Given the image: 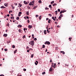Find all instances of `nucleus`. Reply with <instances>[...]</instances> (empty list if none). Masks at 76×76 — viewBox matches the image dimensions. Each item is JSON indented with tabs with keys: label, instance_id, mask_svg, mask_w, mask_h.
<instances>
[{
	"label": "nucleus",
	"instance_id": "f257e3e1",
	"mask_svg": "<svg viewBox=\"0 0 76 76\" xmlns=\"http://www.w3.org/2000/svg\"><path fill=\"white\" fill-rule=\"evenodd\" d=\"M29 44L30 45H31L32 47V46L34 45V40L31 41L29 42Z\"/></svg>",
	"mask_w": 76,
	"mask_h": 76
},
{
	"label": "nucleus",
	"instance_id": "f03ea898",
	"mask_svg": "<svg viewBox=\"0 0 76 76\" xmlns=\"http://www.w3.org/2000/svg\"><path fill=\"white\" fill-rule=\"evenodd\" d=\"M45 44H48V45H50V42L46 41L45 42Z\"/></svg>",
	"mask_w": 76,
	"mask_h": 76
},
{
	"label": "nucleus",
	"instance_id": "7ed1b4c3",
	"mask_svg": "<svg viewBox=\"0 0 76 76\" xmlns=\"http://www.w3.org/2000/svg\"><path fill=\"white\" fill-rule=\"evenodd\" d=\"M34 4H32V2H30L29 4V5L30 6H32V5H34Z\"/></svg>",
	"mask_w": 76,
	"mask_h": 76
},
{
	"label": "nucleus",
	"instance_id": "20e7f679",
	"mask_svg": "<svg viewBox=\"0 0 76 76\" xmlns=\"http://www.w3.org/2000/svg\"><path fill=\"white\" fill-rule=\"evenodd\" d=\"M32 26H30V25H29L28 26V28H29V29H31V28H32Z\"/></svg>",
	"mask_w": 76,
	"mask_h": 76
},
{
	"label": "nucleus",
	"instance_id": "39448f33",
	"mask_svg": "<svg viewBox=\"0 0 76 76\" xmlns=\"http://www.w3.org/2000/svg\"><path fill=\"white\" fill-rule=\"evenodd\" d=\"M23 3L24 4H28V2H26V1H23Z\"/></svg>",
	"mask_w": 76,
	"mask_h": 76
},
{
	"label": "nucleus",
	"instance_id": "423d86ee",
	"mask_svg": "<svg viewBox=\"0 0 76 76\" xmlns=\"http://www.w3.org/2000/svg\"><path fill=\"white\" fill-rule=\"evenodd\" d=\"M49 71L50 72H52V71H53L52 69V67H51L50 68V69H49Z\"/></svg>",
	"mask_w": 76,
	"mask_h": 76
},
{
	"label": "nucleus",
	"instance_id": "0eeeda50",
	"mask_svg": "<svg viewBox=\"0 0 76 76\" xmlns=\"http://www.w3.org/2000/svg\"><path fill=\"white\" fill-rule=\"evenodd\" d=\"M22 15L21 12H19L18 13V16H20V15Z\"/></svg>",
	"mask_w": 76,
	"mask_h": 76
},
{
	"label": "nucleus",
	"instance_id": "6e6552de",
	"mask_svg": "<svg viewBox=\"0 0 76 76\" xmlns=\"http://www.w3.org/2000/svg\"><path fill=\"white\" fill-rule=\"evenodd\" d=\"M60 53H63V54H65V53L64 51H61Z\"/></svg>",
	"mask_w": 76,
	"mask_h": 76
},
{
	"label": "nucleus",
	"instance_id": "1a4fd4ad",
	"mask_svg": "<svg viewBox=\"0 0 76 76\" xmlns=\"http://www.w3.org/2000/svg\"><path fill=\"white\" fill-rule=\"evenodd\" d=\"M4 37H6L7 36V34H4L3 35Z\"/></svg>",
	"mask_w": 76,
	"mask_h": 76
},
{
	"label": "nucleus",
	"instance_id": "9d476101",
	"mask_svg": "<svg viewBox=\"0 0 76 76\" xmlns=\"http://www.w3.org/2000/svg\"><path fill=\"white\" fill-rule=\"evenodd\" d=\"M44 33L45 35H46V34H47V31L46 30H45L44 31Z\"/></svg>",
	"mask_w": 76,
	"mask_h": 76
},
{
	"label": "nucleus",
	"instance_id": "9b49d317",
	"mask_svg": "<svg viewBox=\"0 0 76 76\" xmlns=\"http://www.w3.org/2000/svg\"><path fill=\"white\" fill-rule=\"evenodd\" d=\"M16 52H17V50H15V51H14V54H15L16 53Z\"/></svg>",
	"mask_w": 76,
	"mask_h": 76
},
{
	"label": "nucleus",
	"instance_id": "f8f14e48",
	"mask_svg": "<svg viewBox=\"0 0 76 76\" xmlns=\"http://www.w3.org/2000/svg\"><path fill=\"white\" fill-rule=\"evenodd\" d=\"M18 5H19L20 7H22V4H21L20 3H19L18 4Z\"/></svg>",
	"mask_w": 76,
	"mask_h": 76
},
{
	"label": "nucleus",
	"instance_id": "ddd939ff",
	"mask_svg": "<svg viewBox=\"0 0 76 76\" xmlns=\"http://www.w3.org/2000/svg\"><path fill=\"white\" fill-rule=\"evenodd\" d=\"M57 4L56 3H55V4H54L53 5V6H57Z\"/></svg>",
	"mask_w": 76,
	"mask_h": 76
},
{
	"label": "nucleus",
	"instance_id": "4468645a",
	"mask_svg": "<svg viewBox=\"0 0 76 76\" xmlns=\"http://www.w3.org/2000/svg\"><path fill=\"white\" fill-rule=\"evenodd\" d=\"M26 14L27 15H29V11L26 12Z\"/></svg>",
	"mask_w": 76,
	"mask_h": 76
},
{
	"label": "nucleus",
	"instance_id": "2eb2a0df",
	"mask_svg": "<svg viewBox=\"0 0 76 76\" xmlns=\"http://www.w3.org/2000/svg\"><path fill=\"white\" fill-rule=\"evenodd\" d=\"M52 18V19H53L55 21L56 20V19H55V18H54V17H53Z\"/></svg>",
	"mask_w": 76,
	"mask_h": 76
},
{
	"label": "nucleus",
	"instance_id": "dca6fc26",
	"mask_svg": "<svg viewBox=\"0 0 76 76\" xmlns=\"http://www.w3.org/2000/svg\"><path fill=\"white\" fill-rule=\"evenodd\" d=\"M38 2L39 3H40V4H41V3H42V1L40 0L39 1H38Z\"/></svg>",
	"mask_w": 76,
	"mask_h": 76
},
{
	"label": "nucleus",
	"instance_id": "f3484780",
	"mask_svg": "<svg viewBox=\"0 0 76 76\" xmlns=\"http://www.w3.org/2000/svg\"><path fill=\"white\" fill-rule=\"evenodd\" d=\"M54 3V1H52L50 2V4H52L53 3Z\"/></svg>",
	"mask_w": 76,
	"mask_h": 76
},
{
	"label": "nucleus",
	"instance_id": "a211bd4d",
	"mask_svg": "<svg viewBox=\"0 0 76 76\" xmlns=\"http://www.w3.org/2000/svg\"><path fill=\"white\" fill-rule=\"evenodd\" d=\"M45 47V45H43L42 48H44Z\"/></svg>",
	"mask_w": 76,
	"mask_h": 76
},
{
	"label": "nucleus",
	"instance_id": "6ab92c4d",
	"mask_svg": "<svg viewBox=\"0 0 76 76\" xmlns=\"http://www.w3.org/2000/svg\"><path fill=\"white\" fill-rule=\"evenodd\" d=\"M11 19H15V17H11Z\"/></svg>",
	"mask_w": 76,
	"mask_h": 76
},
{
	"label": "nucleus",
	"instance_id": "aec40b11",
	"mask_svg": "<svg viewBox=\"0 0 76 76\" xmlns=\"http://www.w3.org/2000/svg\"><path fill=\"white\" fill-rule=\"evenodd\" d=\"M51 21V20L50 19H49L48 21V23H50V21Z\"/></svg>",
	"mask_w": 76,
	"mask_h": 76
},
{
	"label": "nucleus",
	"instance_id": "412c9836",
	"mask_svg": "<svg viewBox=\"0 0 76 76\" xmlns=\"http://www.w3.org/2000/svg\"><path fill=\"white\" fill-rule=\"evenodd\" d=\"M41 16H40L39 17V20H41Z\"/></svg>",
	"mask_w": 76,
	"mask_h": 76
},
{
	"label": "nucleus",
	"instance_id": "4be33fe9",
	"mask_svg": "<svg viewBox=\"0 0 76 76\" xmlns=\"http://www.w3.org/2000/svg\"><path fill=\"white\" fill-rule=\"evenodd\" d=\"M37 6H34V8H33V9H36V8H37Z\"/></svg>",
	"mask_w": 76,
	"mask_h": 76
},
{
	"label": "nucleus",
	"instance_id": "5701e85b",
	"mask_svg": "<svg viewBox=\"0 0 76 76\" xmlns=\"http://www.w3.org/2000/svg\"><path fill=\"white\" fill-rule=\"evenodd\" d=\"M51 67H53V68H55V66H54V65L53 66V65H51Z\"/></svg>",
	"mask_w": 76,
	"mask_h": 76
},
{
	"label": "nucleus",
	"instance_id": "b1692460",
	"mask_svg": "<svg viewBox=\"0 0 76 76\" xmlns=\"http://www.w3.org/2000/svg\"><path fill=\"white\" fill-rule=\"evenodd\" d=\"M51 5H50L49 6V7H50V8H53V7H51Z\"/></svg>",
	"mask_w": 76,
	"mask_h": 76
},
{
	"label": "nucleus",
	"instance_id": "393cba45",
	"mask_svg": "<svg viewBox=\"0 0 76 76\" xmlns=\"http://www.w3.org/2000/svg\"><path fill=\"white\" fill-rule=\"evenodd\" d=\"M33 57H34V55H33V54H32L31 56V58H33Z\"/></svg>",
	"mask_w": 76,
	"mask_h": 76
},
{
	"label": "nucleus",
	"instance_id": "a878e982",
	"mask_svg": "<svg viewBox=\"0 0 76 76\" xmlns=\"http://www.w3.org/2000/svg\"><path fill=\"white\" fill-rule=\"evenodd\" d=\"M19 17H17L16 18V20H19Z\"/></svg>",
	"mask_w": 76,
	"mask_h": 76
},
{
	"label": "nucleus",
	"instance_id": "bb28decb",
	"mask_svg": "<svg viewBox=\"0 0 76 76\" xmlns=\"http://www.w3.org/2000/svg\"><path fill=\"white\" fill-rule=\"evenodd\" d=\"M1 9H4V6H1Z\"/></svg>",
	"mask_w": 76,
	"mask_h": 76
},
{
	"label": "nucleus",
	"instance_id": "cd10ccee",
	"mask_svg": "<svg viewBox=\"0 0 76 76\" xmlns=\"http://www.w3.org/2000/svg\"><path fill=\"white\" fill-rule=\"evenodd\" d=\"M47 33H48V34H49V33H50V31H49L47 29Z\"/></svg>",
	"mask_w": 76,
	"mask_h": 76
},
{
	"label": "nucleus",
	"instance_id": "c85d7f7f",
	"mask_svg": "<svg viewBox=\"0 0 76 76\" xmlns=\"http://www.w3.org/2000/svg\"><path fill=\"white\" fill-rule=\"evenodd\" d=\"M34 41H37V39L36 38H34Z\"/></svg>",
	"mask_w": 76,
	"mask_h": 76
},
{
	"label": "nucleus",
	"instance_id": "c756f323",
	"mask_svg": "<svg viewBox=\"0 0 76 76\" xmlns=\"http://www.w3.org/2000/svg\"><path fill=\"white\" fill-rule=\"evenodd\" d=\"M12 47L13 48H15V46L14 45H13L12 46Z\"/></svg>",
	"mask_w": 76,
	"mask_h": 76
},
{
	"label": "nucleus",
	"instance_id": "7c9ffc66",
	"mask_svg": "<svg viewBox=\"0 0 76 76\" xmlns=\"http://www.w3.org/2000/svg\"><path fill=\"white\" fill-rule=\"evenodd\" d=\"M58 47H56V50H58Z\"/></svg>",
	"mask_w": 76,
	"mask_h": 76
},
{
	"label": "nucleus",
	"instance_id": "2f4dec72",
	"mask_svg": "<svg viewBox=\"0 0 76 76\" xmlns=\"http://www.w3.org/2000/svg\"><path fill=\"white\" fill-rule=\"evenodd\" d=\"M55 12H56V15H57V13L58 12V11H55Z\"/></svg>",
	"mask_w": 76,
	"mask_h": 76
},
{
	"label": "nucleus",
	"instance_id": "473e14b6",
	"mask_svg": "<svg viewBox=\"0 0 76 76\" xmlns=\"http://www.w3.org/2000/svg\"><path fill=\"white\" fill-rule=\"evenodd\" d=\"M58 12H60V9H58Z\"/></svg>",
	"mask_w": 76,
	"mask_h": 76
},
{
	"label": "nucleus",
	"instance_id": "72a5a7b5",
	"mask_svg": "<svg viewBox=\"0 0 76 76\" xmlns=\"http://www.w3.org/2000/svg\"><path fill=\"white\" fill-rule=\"evenodd\" d=\"M25 38V35H24L23 37V39H24Z\"/></svg>",
	"mask_w": 76,
	"mask_h": 76
},
{
	"label": "nucleus",
	"instance_id": "f704fd0d",
	"mask_svg": "<svg viewBox=\"0 0 76 76\" xmlns=\"http://www.w3.org/2000/svg\"><path fill=\"white\" fill-rule=\"evenodd\" d=\"M45 72H44L42 73V75H45Z\"/></svg>",
	"mask_w": 76,
	"mask_h": 76
},
{
	"label": "nucleus",
	"instance_id": "c9c22d12",
	"mask_svg": "<svg viewBox=\"0 0 76 76\" xmlns=\"http://www.w3.org/2000/svg\"><path fill=\"white\" fill-rule=\"evenodd\" d=\"M12 9H14V8H15V7H13V6H12Z\"/></svg>",
	"mask_w": 76,
	"mask_h": 76
},
{
	"label": "nucleus",
	"instance_id": "e433bc0d",
	"mask_svg": "<svg viewBox=\"0 0 76 76\" xmlns=\"http://www.w3.org/2000/svg\"><path fill=\"white\" fill-rule=\"evenodd\" d=\"M4 50L5 51H7V49H5Z\"/></svg>",
	"mask_w": 76,
	"mask_h": 76
},
{
	"label": "nucleus",
	"instance_id": "4c0bfd02",
	"mask_svg": "<svg viewBox=\"0 0 76 76\" xmlns=\"http://www.w3.org/2000/svg\"><path fill=\"white\" fill-rule=\"evenodd\" d=\"M48 16H50V17H51V16H52V15H51L50 14L48 15Z\"/></svg>",
	"mask_w": 76,
	"mask_h": 76
},
{
	"label": "nucleus",
	"instance_id": "58836bf2",
	"mask_svg": "<svg viewBox=\"0 0 76 76\" xmlns=\"http://www.w3.org/2000/svg\"><path fill=\"white\" fill-rule=\"evenodd\" d=\"M14 4H15V6H17V5H18V4L17 3H14Z\"/></svg>",
	"mask_w": 76,
	"mask_h": 76
},
{
	"label": "nucleus",
	"instance_id": "ea45409f",
	"mask_svg": "<svg viewBox=\"0 0 76 76\" xmlns=\"http://www.w3.org/2000/svg\"><path fill=\"white\" fill-rule=\"evenodd\" d=\"M61 13H63V12L62 11V10H61L60 12V14H61Z\"/></svg>",
	"mask_w": 76,
	"mask_h": 76
},
{
	"label": "nucleus",
	"instance_id": "a19ab883",
	"mask_svg": "<svg viewBox=\"0 0 76 76\" xmlns=\"http://www.w3.org/2000/svg\"><path fill=\"white\" fill-rule=\"evenodd\" d=\"M6 17H7V15H6L4 17V18H6Z\"/></svg>",
	"mask_w": 76,
	"mask_h": 76
},
{
	"label": "nucleus",
	"instance_id": "79ce46f5",
	"mask_svg": "<svg viewBox=\"0 0 76 76\" xmlns=\"http://www.w3.org/2000/svg\"><path fill=\"white\" fill-rule=\"evenodd\" d=\"M63 15H62V14H61L60 15V16H61V17H63Z\"/></svg>",
	"mask_w": 76,
	"mask_h": 76
},
{
	"label": "nucleus",
	"instance_id": "37998d69",
	"mask_svg": "<svg viewBox=\"0 0 76 76\" xmlns=\"http://www.w3.org/2000/svg\"><path fill=\"white\" fill-rule=\"evenodd\" d=\"M49 20V19L48 18H47L46 19V20Z\"/></svg>",
	"mask_w": 76,
	"mask_h": 76
},
{
	"label": "nucleus",
	"instance_id": "c03bdc74",
	"mask_svg": "<svg viewBox=\"0 0 76 76\" xmlns=\"http://www.w3.org/2000/svg\"><path fill=\"white\" fill-rule=\"evenodd\" d=\"M23 71H26V69H23Z\"/></svg>",
	"mask_w": 76,
	"mask_h": 76
},
{
	"label": "nucleus",
	"instance_id": "a18cd8bd",
	"mask_svg": "<svg viewBox=\"0 0 76 76\" xmlns=\"http://www.w3.org/2000/svg\"><path fill=\"white\" fill-rule=\"evenodd\" d=\"M58 19H61V17L60 16H59Z\"/></svg>",
	"mask_w": 76,
	"mask_h": 76
},
{
	"label": "nucleus",
	"instance_id": "49530a36",
	"mask_svg": "<svg viewBox=\"0 0 76 76\" xmlns=\"http://www.w3.org/2000/svg\"><path fill=\"white\" fill-rule=\"evenodd\" d=\"M38 16H38V15H36V18H38Z\"/></svg>",
	"mask_w": 76,
	"mask_h": 76
},
{
	"label": "nucleus",
	"instance_id": "de8ad7c7",
	"mask_svg": "<svg viewBox=\"0 0 76 76\" xmlns=\"http://www.w3.org/2000/svg\"><path fill=\"white\" fill-rule=\"evenodd\" d=\"M7 26H9V23H8L7 24Z\"/></svg>",
	"mask_w": 76,
	"mask_h": 76
},
{
	"label": "nucleus",
	"instance_id": "09e8293b",
	"mask_svg": "<svg viewBox=\"0 0 76 76\" xmlns=\"http://www.w3.org/2000/svg\"><path fill=\"white\" fill-rule=\"evenodd\" d=\"M50 63H52V59H50Z\"/></svg>",
	"mask_w": 76,
	"mask_h": 76
},
{
	"label": "nucleus",
	"instance_id": "8fccbe9b",
	"mask_svg": "<svg viewBox=\"0 0 76 76\" xmlns=\"http://www.w3.org/2000/svg\"><path fill=\"white\" fill-rule=\"evenodd\" d=\"M34 2H35V1L34 0L32 1V3H34Z\"/></svg>",
	"mask_w": 76,
	"mask_h": 76
},
{
	"label": "nucleus",
	"instance_id": "3c124183",
	"mask_svg": "<svg viewBox=\"0 0 76 76\" xmlns=\"http://www.w3.org/2000/svg\"><path fill=\"white\" fill-rule=\"evenodd\" d=\"M18 31L19 32H20V31H21V29H19Z\"/></svg>",
	"mask_w": 76,
	"mask_h": 76
},
{
	"label": "nucleus",
	"instance_id": "603ef678",
	"mask_svg": "<svg viewBox=\"0 0 76 76\" xmlns=\"http://www.w3.org/2000/svg\"><path fill=\"white\" fill-rule=\"evenodd\" d=\"M19 26L20 27V28H21V27H22V25H19Z\"/></svg>",
	"mask_w": 76,
	"mask_h": 76
},
{
	"label": "nucleus",
	"instance_id": "864d4df0",
	"mask_svg": "<svg viewBox=\"0 0 76 76\" xmlns=\"http://www.w3.org/2000/svg\"><path fill=\"white\" fill-rule=\"evenodd\" d=\"M72 37L71 38H69V41H71V39H71Z\"/></svg>",
	"mask_w": 76,
	"mask_h": 76
},
{
	"label": "nucleus",
	"instance_id": "5fc2aeb1",
	"mask_svg": "<svg viewBox=\"0 0 76 76\" xmlns=\"http://www.w3.org/2000/svg\"><path fill=\"white\" fill-rule=\"evenodd\" d=\"M56 66V63H54V66Z\"/></svg>",
	"mask_w": 76,
	"mask_h": 76
},
{
	"label": "nucleus",
	"instance_id": "6e6d98bb",
	"mask_svg": "<svg viewBox=\"0 0 76 76\" xmlns=\"http://www.w3.org/2000/svg\"><path fill=\"white\" fill-rule=\"evenodd\" d=\"M48 26H47V27H46V29H48Z\"/></svg>",
	"mask_w": 76,
	"mask_h": 76
},
{
	"label": "nucleus",
	"instance_id": "4d7b16f0",
	"mask_svg": "<svg viewBox=\"0 0 76 76\" xmlns=\"http://www.w3.org/2000/svg\"><path fill=\"white\" fill-rule=\"evenodd\" d=\"M65 66H68V65L67 64H65Z\"/></svg>",
	"mask_w": 76,
	"mask_h": 76
},
{
	"label": "nucleus",
	"instance_id": "13d9d810",
	"mask_svg": "<svg viewBox=\"0 0 76 76\" xmlns=\"http://www.w3.org/2000/svg\"><path fill=\"white\" fill-rule=\"evenodd\" d=\"M26 19H29V17L28 16H27L26 17Z\"/></svg>",
	"mask_w": 76,
	"mask_h": 76
},
{
	"label": "nucleus",
	"instance_id": "bf43d9fd",
	"mask_svg": "<svg viewBox=\"0 0 76 76\" xmlns=\"http://www.w3.org/2000/svg\"><path fill=\"white\" fill-rule=\"evenodd\" d=\"M28 9H31V7H28Z\"/></svg>",
	"mask_w": 76,
	"mask_h": 76
},
{
	"label": "nucleus",
	"instance_id": "052dcab7",
	"mask_svg": "<svg viewBox=\"0 0 76 76\" xmlns=\"http://www.w3.org/2000/svg\"><path fill=\"white\" fill-rule=\"evenodd\" d=\"M57 27H58V28H60V26L58 25L57 26Z\"/></svg>",
	"mask_w": 76,
	"mask_h": 76
},
{
	"label": "nucleus",
	"instance_id": "680f3d73",
	"mask_svg": "<svg viewBox=\"0 0 76 76\" xmlns=\"http://www.w3.org/2000/svg\"><path fill=\"white\" fill-rule=\"evenodd\" d=\"M27 52H28V53H29V50H28L27 51Z\"/></svg>",
	"mask_w": 76,
	"mask_h": 76
},
{
	"label": "nucleus",
	"instance_id": "e2e57ef3",
	"mask_svg": "<svg viewBox=\"0 0 76 76\" xmlns=\"http://www.w3.org/2000/svg\"><path fill=\"white\" fill-rule=\"evenodd\" d=\"M28 21V23H29V20H27Z\"/></svg>",
	"mask_w": 76,
	"mask_h": 76
},
{
	"label": "nucleus",
	"instance_id": "0e129e2a",
	"mask_svg": "<svg viewBox=\"0 0 76 76\" xmlns=\"http://www.w3.org/2000/svg\"><path fill=\"white\" fill-rule=\"evenodd\" d=\"M7 16H8V17H9V14H8L7 15Z\"/></svg>",
	"mask_w": 76,
	"mask_h": 76
},
{
	"label": "nucleus",
	"instance_id": "69168bd1",
	"mask_svg": "<svg viewBox=\"0 0 76 76\" xmlns=\"http://www.w3.org/2000/svg\"><path fill=\"white\" fill-rule=\"evenodd\" d=\"M35 64H36V65H37V63H36V62H35Z\"/></svg>",
	"mask_w": 76,
	"mask_h": 76
},
{
	"label": "nucleus",
	"instance_id": "338daca9",
	"mask_svg": "<svg viewBox=\"0 0 76 76\" xmlns=\"http://www.w3.org/2000/svg\"><path fill=\"white\" fill-rule=\"evenodd\" d=\"M4 75H0V76H4Z\"/></svg>",
	"mask_w": 76,
	"mask_h": 76
},
{
	"label": "nucleus",
	"instance_id": "774afa93",
	"mask_svg": "<svg viewBox=\"0 0 76 76\" xmlns=\"http://www.w3.org/2000/svg\"><path fill=\"white\" fill-rule=\"evenodd\" d=\"M29 48V47L28 46H27V48Z\"/></svg>",
	"mask_w": 76,
	"mask_h": 76
}]
</instances>
